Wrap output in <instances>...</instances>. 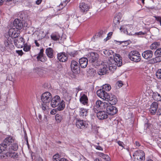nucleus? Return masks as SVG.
<instances>
[{
  "label": "nucleus",
  "instance_id": "de8ad7c7",
  "mask_svg": "<svg viewBox=\"0 0 161 161\" xmlns=\"http://www.w3.org/2000/svg\"><path fill=\"white\" fill-rule=\"evenodd\" d=\"M146 34V32H143L142 31H140L139 32H136L135 35L138 36L145 35Z\"/></svg>",
  "mask_w": 161,
  "mask_h": 161
},
{
  "label": "nucleus",
  "instance_id": "7ed1b4c3",
  "mask_svg": "<svg viewBox=\"0 0 161 161\" xmlns=\"http://www.w3.org/2000/svg\"><path fill=\"white\" fill-rule=\"evenodd\" d=\"M128 57L131 60L136 63L140 62L141 59L139 52L136 50L131 51L129 54Z\"/></svg>",
  "mask_w": 161,
  "mask_h": 161
},
{
  "label": "nucleus",
  "instance_id": "6e6552de",
  "mask_svg": "<svg viewBox=\"0 0 161 161\" xmlns=\"http://www.w3.org/2000/svg\"><path fill=\"white\" fill-rule=\"evenodd\" d=\"M87 56L88 57L90 62L93 63L97 61L99 57V55L96 53L91 52L88 53Z\"/></svg>",
  "mask_w": 161,
  "mask_h": 161
},
{
  "label": "nucleus",
  "instance_id": "5fc2aeb1",
  "mask_svg": "<svg viewBox=\"0 0 161 161\" xmlns=\"http://www.w3.org/2000/svg\"><path fill=\"white\" fill-rule=\"evenodd\" d=\"M126 26V25H121L120 27V30L121 31H127L126 29H125V27Z\"/></svg>",
  "mask_w": 161,
  "mask_h": 161
},
{
  "label": "nucleus",
  "instance_id": "6ab92c4d",
  "mask_svg": "<svg viewBox=\"0 0 161 161\" xmlns=\"http://www.w3.org/2000/svg\"><path fill=\"white\" fill-rule=\"evenodd\" d=\"M108 93L105 91L102 88L98 90L97 92V96L105 100L107 99L106 97L108 94Z\"/></svg>",
  "mask_w": 161,
  "mask_h": 161
},
{
  "label": "nucleus",
  "instance_id": "c9c22d12",
  "mask_svg": "<svg viewBox=\"0 0 161 161\" xmlns=\"http://www.w3.org/2000/svg\"><path fill=\"white\" fill-rule=\"evenodd\" d=\"M55 119L57 123H60L63 119V115L59 114H57L55 116Z\"/></svg>",
  "mask_w": 161,
  "mask_h": 161
},
{
  "label": "nucleus",
  "instance_id": "412c9836",
  "mask_svg": "<svg viewBox=\"0 0 161 161\" xmlns=\"http://www.w3.org/2000/svg\"><path fill=\"white\" fill-rule=\"evenodd\" d=\"M97 116L100 120H103L108 118V115L105 111H99L97 113Z\"/></svg>",
  "mask_w": 161,
  "mask_h": 161
},
{
  "label": "nucleus",
  "instance_id": "473e14b6",
  "mask_svg": "<svg viewBox=\"0 0 161 161\" xmlns=\"http://www.w3.org/2000/svg\"><path fill=\"white\" fill-rule=\"evenodd\" d=\"M161 61V57L159 56H157L155 58H153L150 60V62L151 64H155Z\"/></svg>",
  "mask_w": 161,
  "mask_h": 161
},
{
  "label": "nucleus",
  "instance_id": "680f3d73",
  "mask_svg": "<svg viewBox=\"0 0 161 161\" xmlns=\"http://www.w3.org/2000/svg\"><path fill=\"white\" fill-rule=\"evenodd\" d=\"M59 161H69L67 159L64 158H61Z\"/></svg>",
  "mask_w": 161,
  "mask_h": 161
},
{
  "label": "nucleus",
  "instance_id": "c85d7f7f",
  "mask_svg": "<svg viewBox=\"0 0 161 161\" xmlns=\"http://www.w3.org/2000/svg\"><path fill=\"white\" fill-rule=\"evenodd\" d=\"M6 155L7 157H9L13 158H17L18 157V154L17 153L10 150H8L6 153Z\"/></svg>",
  "mask_w": 161,
  "mask_h": 161
},
{
  "label": "nucleus",
  "instance_id": "c03bdc74",
  "mask_svg": "<svg viewBox=\"0 0 161 161\" xmlns=\"http://www.w3.org/2000/svg\"><path fill=\"white\" fill-rule=\"evenodd\" d=\"M155 54L156 56H159L161 55V48L157 49L155 52Z\"/></svg>",
  "mask_w": 161,
  "mask_h": 161
},
{
  "label": "nucleus",
  "instance_id": "e2e57ef3",
  "mask_svg": "<svg viewBox=\"0 0 161 161\" xmlns=\"http://www.w3.org/2000/svg\"><path fill=\"white\" fill-rule=\"evenodd\" d=\"M5 0H0V5H2Z\"/></svg>",
  "mask_w": 161,
  "mask_h": 161
},
{
  "label": "nucleus",
  "instance_id": "f257e3e1",
  "mask_svg": "<svg viewBox=\"0 0 161 161\" xmlns=\"http://www.w3.org/2000/svg\"><path fill=\"white\" fill-rule=\"evenodd\" d=\"M14 142V138L11 136H8L4 140L3 142L1 143V148L0 153L7 150V148L12 143Z\"/></svg>",
  "mask_w": 161,
  "mask_h": 161
},
{
  "label": "nucleus",
  "instance_id": "9b49d317",
  "mask_svg": "<svg viewBox=\"0 0 161 161\" xmlns=\"http://www.w3.org/2000/svg\"><path fill=\"white\" fill-rule=\"evenodd\" d=\"M107 104H108V103L105 102H103L101 100H98L96 101L94 107L99 110H103L105 108Z\"/></svg>",
  "mask_w": 161,
  "mask_h": 161
},
{
  "label": "nucleus",
  "instance_id": "a18cd8bd",
  "mask_svg": "<svg viewBox=\"0 0 161 161\" xmlns=\"http://www.w3.org/2000/svg\"><path fill=\"white\" fill-rule=\"evenodd\" d=\"M51 37L52 40L55 41H57L59 39V38L58 36L55 34H52L51 35Z\"/></svg>",
  "mask_w": 161,
  "mask_h": 161
},
{
  "label": "nucleus",
  "instance_id": "4be33fe9",
  "mask_svg": "<svg viewBox=\"0 0 161 161\" xmlns=\"http://www.w3.org/2000/svg\"><path fill=\"white\" fill-rule=\"evenodd\" d=\"M14 25L16 29L19 30L21 29L23 27L22 22L21 20L18 19H15L14 22Z\"/></svg>",
  "mask_w": 161,
  "mask_h": 161
},
{
  "label": "nucleus",
  "instance_id": "c756f323",
  "mask_svg": "<svg viewBox=\"0 0 161 161\" xmlns=\"http://www.w3.org/2000/svg\"><path fill=\"white\" fill-rule=\"evenodd\" d=\"M80 103L84 105H87L88 103V98L87 96L85 94H83L80 97Z\"/></svg>",
  "mask_w": 161,
  "mask_h": 161
},
{
  "label": "nucleus",
  "instance_id": "2f4dec72",
  "mask_svg": "<svg viewBox=\"0 0 161 161\" xmlns=\"http://www.w3.org/2000/svg\"><path fill=\"white\" fill-rule=\"evenodd\" d=\"M35 71L40 76H43L44 74L46 72V71L43 69L41 68H36L35 69Z\"/></svg>",
  "mask_w": 161,
  "mask_h": 161
},
{
  "label": "nucleus",
  "instance_id": "dca6fc26",
  "mask_svg": "<svg viewBox=\"0 0 161 161\" xmlns=\"http://www.w3.org/2000/svg\"><path fill=\"white\" fill-rule=\"evenodd\" d=\"M70 67L72 71L74 73L78 72L79 70L80 67L79 64L75 60H73L71 61Z\"/></svg>",
  "mask_w": 161,
  "mask_h": 161
},
{
  "label": "nucleus",
  "instance_id": "37998d69",
  "mask_svg": "<svg viewBox=\"0 0 161 161\" xmlns=\"http://www.w3.org/2000/svg\"><path fill=\"white\" fill-rule=\"evenodd\" d=\"M156 75L158 79H161V69H158L157 70Z\"/></svg>",
  "mask_w": 161,
  "mask_h": 161
},
{
  "label": "nucleus",
  "instance_id": "cd10ccee",
  "mask_svg": "<svg viewBox=\"0 0 161 161\" xmlns=\"http://www.w3.org/2000/svg\"><path fill=\"white\" fill-rule=\"evenodd\" d=\"M88 110L83 108L80 109L79 114L80 116L83 118H85L87 115Z\"/></svg>",
  "mask_w": 161,
  "mask_h": 161
},
{
  "label": "nucleus",
  "instance_id": "bf43d9fd",
  "mask_svg": "<svg viewBox=\"0 0 161 161\" xmlns=\"http://www.w3.org/2000/svg\"><path fill=\"white\" fill-rule=\"evenodd\" d=\"M42 1V0H37L36 2V4L37 5L40 4L41 3Z\"/></svg>",
  "mask_w": 161,
  "mask_h": 161
},
{
  "label": "nucleus",
  "instance_id": "864d4df0",
  "mask_svg": "<svg viewBox=\"0 0 161 161\" xmlns=\"http://www.w3.org/2000/svg\"><path fill=\"white\" fill-rule=\"evenodd\" d=\"M16 53H18L19 55L21 56H22L24 54V53L22 50H17L16 51Z\"/></svg>",
  "mask_w": 161,
  "mask_h": 161
},
{
  "label": "nucleus",
  "instance_id": "0e129e2a",
  "mask_svg": "<svg viewBox=\"0 0 161 161\" xmlns=\"http://www.w3.org/2000/svg\"><path fill=\"white\" fill-rule=\"evenodd\" d=\"M112 35V32H110L108 33V36L109 37Z\"/></svg>",
  "mask_w": 161,
  "mask_h": 161
},
{
  "label": "nucleus",
  "instance_id": "72a5a7b5",
  "mask_svg": "<svg viewBox=\"0 0 161 161\" xmlns=\"http://www.w3.org/2000/svg\"><path fill=\"white\" fill-rule=\"evenodd\" d=\"M65 103L63 100L60 102V103L57 107V109L58 110L61 111L63 110L65 107Z\"/></svg>",
  "mask_w": 161,
  "mask_h": 161
},
{
  "label": "nucleus",
  "instance_id": "3c124183",
  "mask_svg": "<svg viewBox=\"0 0 161 161\" xmlns=\"http://www.w3.org/2000/svg\"><path fill=\"white\" fill-rule=\"evenodd\" d=\"M69 54L71 56L75 57L77 54V51H73L70 52Z\"/></svg>",
  "mask_w": 161,
  "mask_h": 161
},
{
  "label": "nucleus",
  "instance_id": "a211bd4d",
  "mask_svg": "<svg viewBox=\"0 0 161 161\" xmlns=\"http://www.w3.org/2000/svg\"><path fill=\"white\" fill-rule=\"evenodd\" d=\"M122 17V15L121 13H119L115 16L114 18L113 21V25L115 27L118 25L120 23Z\"/></svg>",
  "mask_w": 161,
  "mask_h": 161
},
{
  "label": "nucleus",
  "instance_id": "774afa93",
  "mask_svg": "<svg viewBox=\"0 0 161 161\" xmlns=\"http://www.w3.org/2000/svg\"><path fill=\"white\" fill-rule=\"evenodd\" d=\"M36 161H43V160L41 158H39L38 159H37Z\"/></svg>",
  "mask_w": 161,
  "mask_h": 161
},
{
  "label": "nucleus",
  "instance_id": "5701e85b",
  "mask_svg": "<svg viewBox=\"0 0 161 161\" xmlns=\"http://www.w3.org/2000/svg\"><path fill=\"white\" fill-rule=\"evenodd\" d=\"M57 58L59 61L63 62H66L68 59L67 56L64 52L58 53Z\"/></svg>",
  "mask_w": 161,
  "mask_h": 161
},
{
  "label": "nucleus",
  "instance_id": "2eb2a0df",
  "mask_svg": "<svg viewBox=\"0 0 161 161\" xmlns=\"http://www.w3.org/2000/svg\"><path fill=\"white\" fill-rule=\"evenodd\" d=\"M76 125L78 128L83 129L86 128L88 124L83 120L77 119L76 122Z\"/></svg>",
  "mask_w": 161,
  "mask_h": 161
},
{
  "label": "nucleus",
  "instance_id": "ea45409f",
  "mask_svg": "<svg viewBox=\"0 0 161 161\" xmlns=\"http://www.w3.org/2000/svg\"><path fill=\"white\" fill-rule=\"evenodd\" d=\"M98 155L100 157H101L105 159H108L109 158L108 155L102 153H98Z\"/></svg>",
  "mask_w": 161,
  "mask_h": 161
},
{
  "label": "nucleus",
  "instance_id": "f704fd0d",
  "mask_svg": "<svg viewBox=\"0 0 161 161\" xmlns=\"http://www.w3.org/2000/svg\"><path fill=\"white\" fill-rule=\"evenodd\" d=\"M18 148V145L17 143H13L12 145L9 147L8 150L12 151V150L13 151H17Z\"/></svg>",
  "mask_w": 161,
  "mask_h": 161
},
{
  "label": "nucleus",
  "instance_id": "39448f33",
  "mask_svg": "<svg viewBox=\"0 0 161 161\" xmlns=\"http://www.w3.org/2000/svg\"><path fill=\"white\" fill-rule=\"evenodd\" d=\"M52 98V95L49 92H46L42 95L41 100L43 103H49Z\"/></svg>",
  "mask_w": 161,
  "mask_h": 161
},
{
  "label": "nucleus",
  "instance_id": "58836bf2",
  "mask_svg": "<svg viewBox=\"0 0 161 161\" xmlns=\"http://www.w3.org/2000/svg\"><path fill=\"white\" fill-rule=\"evenodd\" d=\"M102 89L105 91H109L111 89V86L109 84H105L103 86Z\"/></svg>",
  "mask_w": 161,
  "mask_h": 161
},
{
  "label": "nucleus",
  "instance_id": "393cba45",
  "mask_svg": "<svg viewBox=\"0 0 161 161\" xmlns=\"http://www.w3.org/2000/svg\"><path fill=\"white\" fill-rule=\"evenodd\" d=\"M158 108V104L156 102H153L151 105L150 111L152 115H154Z\"/></svg>",
  "mask_w": 161,
  "mask_h": 161
},
{
  "label": "nucleus",
  "instance_id": "8fccbe9b",
  "mask_svg": "<svg viewBox=\"0 0 161 161\" xmlns=\"http://www.w3.org/2000/svg\"><path fill=\"white\" fill-rule=\"evenodd\" d=\"M117 143L119 146L122 147V148H124V144L123 142L119 141H117Z\"/></svg>",
  "mask_w": 161,
  "mask_h": 161
},
{
  "label": "nucleus",
  "instance_id": "a878e982",
  "mask_svg": "<svg viewBox=\"0 0 161 161\" xmlns=\"http://www.w3.org/2000/svg\"><path fill=\"white\" fill-rule=\"evenodd\" d=\"M88 60L86 58H82L80 59L79 63L82 68H85L88 64Z\"/></svg>",
  "mask_w": 161,
  "mask_h": 161
},
{
  "label": "nucleus",
  "instance_id": "69168bd1",
  "mask_svg": "<svg viewBox=\"0 0 161 161\" xmlns=\"http://www.w3.org/2000/svg\"><path fill=\"white\" fill-rule=\"evenodd\" d=\"M99 33L100 35H102L103 33V31H101L99 32Z\"/></svg>",
  "mask_w": 161,
  "mask_h": 161
},
{
  "label": "nucleus",
  "instance_id": "603ef678",
  "mask_svg": "<svg viewBox=\"0 0 161 161\" xmlns=\"http://www.w3.org/2000/svg\"><path fill=\"white\" fill-rule=\"evenodd\" d=\"M94 147H95L96 149L97 150L101 151H103V148L100 146L95 145L94 146Z\"/></svg>",
  "mask_w": 161,
  "mask_h": 161
},
{
  "label": "nucleus",
  "instance_id": "f03ea898",
  "mask_svg": "<svg viewBox=\"0 0 161 161\" xmlns=\"http://www.w3.org/2000/svg\"><path fill=\"white\" fill-rule=\"evenodd\" d=\"M114 59L113 60L114 63L112 64H110L109 65V70H112V68L115 69L116 65L120 67L122 65V59L120 55L118 54L115 53L114 55Z\"/></svg>",
  "mask_w": 161,
  "mask_h": 161
},
{
  "label": "nucleus",
  "instance_id": "338daca9",
  "mask_svg": "<svg viewBox=\"0 0 161 161\" xmlns=\"http://www.w3.org/2000/svg\"><path fill=\"white\" fill-rule=\"evenodd\" d=\"M94 161H102L100 159L98 158H96L94 160Z\"/></svg>",
  "mask_w": 161,
  "mask_h": 161
},
{
  "label": "nucleus",
  "instance_id": "f8f14e48",
  "mask_svg": "<svg viewBox=\"0 0 161 161\" xmlns=\"http://www.w3.org/2000/svg\"><path fill=\"white\" fill-rule=\"evenodd\" d=\"M61 101L60 97L58 95H56L53 97L51 101V105L52 107L55 108L58 106Z\"/></svg>",
  "mask_w": 161,
  "mask_h": 161
},
{
  "label": "nucleus",
  "instance_id": "13d9d810",
  "mask_svg": "<svg viewBox=\"0 0 161 161\" xmlns=\"http://www.w3.org/2000/svg\"><path fill=\"white\" fill-rule=\"evenodd\" d=\"M135 144L137 147H140L141 146V144L140 142L138 141L135 142Z\"/></svg>",
  "mask_w": 161,
  "mask_h": 161
},
{
  "label": "nucleus",
  "instance_id": "49530a36",
  "mask_svg": "<svg viewBox=\"0 0 161 161\" xmlns=\"http://www.w3.org/2000/svg\"><path fill=\"white\" fill-rule=\"evenodd\" d=\"M123 85V82L121 81H117L116 84V87H117V86H118L119 88L122 87Z\"/></svg>",
  "mask_w": 161,
  "mask_h": 161
},
{
  "label": "nucleus",
  "instance_id": "9d476101",
  "mask_svg": "<svg viewBox=\"0 0 161 161\" xmlns=\"http://www.w3.org/2000/svg\"><path fill=\"white\" fill-rule=\"evenodd\" d=\"M14 44L18 48H22L25 43V39L22 37L17 38L14 40Z\"/></svg>",
  "mask_w": 161,
  "mask_h": 161
},
{
  "label": "nucleus",
  "instance_id": "e433bc0d",
  "mask_svg": "<svg viewBox=\"0 0 161 161\" xmlns=\"http://www.w3.org/2000/svg\"><path fill=\"white\" fill-rule=\"evenodd\" d=\"M23 47V50L25 52L30 51L31 48V45L25 43L24 44Z\"/></svg>",
  "mask_w": 161,
  "mask_h": 161
},
{
  "label": "nucleus",
  "instance_id": "4d7b16f0",
  "mask_svg": "<svg viewBox=\"0 0 161 161\" xmlns=\"http://www.w3.org/2000/svg\"><path fill=\"white\" fill-rule=\"evenodd\" d=\"M34 42H35V43L36 46H37V47H39L40 46V44L37 42V40H35Z\"/></svg>",
  "mask_w": 161,
  "mask_h": 161
},
{
  "label": "nucleus",
  "instance_id": "052dcab7",
  "mask_svg": "<svg viewBox=\"0 0 161 161\" xmlns=\"http://www.w3.org/2000/svg\"><path fill=\"white\" fill-rule=\"evenodd\" d=\"M38 118L39 120H41L42 119V116L40 114H39L38 115Z\"/></svg>",
  "mask_w": 161,
  "mask_h": 161
},
{
  "label": "nucleus",
  "instance_id": "1a4fd4ad",
  "mask_svg": "<svg viewBox=\"0 0 161 161\" xmlns=\"http://www.w3.org/2000/svg\"><path fill=\"white\" fill-rule=\"evenodd\" d=\"M9 37L13 38H16L19 36L20 33V31L15 28H12L9 29L8 31Z\"/></svg>",
  "mask_w": 161,
  "mask_h": 161
},
{
  "label": "nucleus",
  "instance_id": "20e7f679",
  "mask_svg": "<svg viewBox=\"0 0 161 161\" xmlns=\"http://www.w3.org/2000/svg\"><path fill=\"white\" fill-rule=\"evenodd\" d=\"M133 157L134 161H144L145 159V154L144 152L140 150L135 151Z\"/></svg>",
  "mask_w": 161,
  "mask_h": 161
},
{
  "label": "nucleus",
  "instance_id": "bb28decb",
  "mask_svg": "<svg viewBox=\"0 0 161 161\" xmlns=\"http://www.w3.org/2000/svg\"><path fill=\"white\" fill-rule=\"evenodd\" d=\"M45 53L47 56L49 58H53L54 56V51L51 47L46 49Z\"/></svg>",
  "mask_w": 161,
  "mask_h": 161
},
{
  "label": "nucleus",
  "instance_id": "4c0bfd02",
  "mask_svg": "<svg viewBox=\"0 0 161 161\" xmlns=\"http://www.w3.org/2000/svg\"><path fill=\"white\" fill-rule=\"evenodd\" d=\"M160 45V43L159 42H154L153 43L150 47V49L151 50H155Z\"/></svg>",
  "mask_w": 161,
  "mask_h": 161
},
{
  "label": "nucleus",
  "instance_id": "09e8293b",
  "mask_svg": "<svg viewBox=\"0 0 161 161\" xmlns=\"http://www.w3.org/2000/svg\"><path fill=\"white\" fill-rule=\"evenodd\" d=\"M154 17L155 18L156 20L159 23L160 25L161 26V17L154 16Z\"/></svg>",
  "mask_w": 161,
  "mask_h": 161
},
{
  "label": "nucleus",
  "instance_id": "a19ab883",
  "mask_svg": "<svg viewBox=\"0 0 161 161\" xmlns=\"http://www.w3.org/2000/svg\"><path fill=\"white\" fill-rule=\"evenodd\" d=\"M47 104H48L49 103H43L42 104V110L44 111H46L48 109L49 107Z\"/></svg>",
  "mask_w": 161,
  "mask_h": 161
},
{
  "label": "nucleus",
  "instance_id": "7c9ffc66",
  "mask_svg": "<svg viewBox=\"0 0 161 161\" xmlns=\"http://www.w3.org/2000/svg\"><path fill=\"white\" fill-rule=\"evenodd\" d=\"M152 97L155 101H161V96L157 92H153L152 94Z\"/></svg>",
  "mask_w": 161,
  "mask_h": 161
},
{
  "label": "nucleus",
  "instance_id": "79ce46f5",
  "mask_svg": "<svg viewBox=\"0 0 161 161\" xmlns=\"http://www.w3.org/2000/svg\"><path fill=\"white\" fill-rule=\"evenodd\" d=\"M59 155L57 153L55 154L53 157V161H59Z\"/></svg>",
  "mask_w": 161,
  "mask_h": 161
},
{
  "label": "nucleus",
  "instance_id": "f3484780",
  "mask_svg": "<svg viewBox=\"0 0 161 161\" xmlns=\"http://www.w3.org/2000/svg\"><path fill=\"white\" fill-rule=\"evenodd\" d=\"M109 69V67H107L106 64H105L104 63L103 64H102L100 66V69L98 74L100 75H103L106 74L108 69Z\"/></svg>",
  "mask_w": 161,
  "mask_h": 161
},
{
  "label": "nucleus",
  "instance_id": "6e6d98bb",
  "mask_svg": "<svg viewBox=\"0 0 161 161\" xmlns=\"http://www.w3.org/2000/svg\"><path fill=\"white\" fill-rule=\"evenodd\" d=\"M56 111L55 109H53L50 111V114L52 115L55 114L56 113Z\"/></svg>",
  "mask_w": 161,
  "mask_h": 161
},
{
  "label": "nucleus",
  "instance_id": "b1692460",
  "mask_svg": "<svg viewBox=\"0 0 161 161\" xmlns=\"http://www.w3.org/2000/svg\"><path fill=\"white\" fill-rule=\"evenodd\" d=\"M153 55L152 51L150 50H147L144 51L142 54V57L145 59H147L151 58Z\"/></svg>",
  "mask_w": 161,
  "mask_h": 161
},
{
  "label": "nucleus",
  "instance_id": "4468645a",
  "mask_svg": "<svg viewBox=\"0 0 161 161\" xmlns=\"http://www.w3.org/2000/svg\"><path fill=\"white\" fill-rule=\"evenodd\" d=\"M13 39L8 37V38H6L4 41V44L7 49H10L13 48L14 46L13 45Z\"/></svg>",
  "mask_w": 161,
  "mask_h": 161
},
{
  "label": "nucleus",
  "instance_id": "aec40b11",
  "mask_svg": "<svg viewBox=\"0 0 161 161\" xmlns=\"http://www.w3.org/2000/svg\"><path fill=\"white\" fill-rule=\"evenodd\" d=\"M44 49L42 48L40 50L39 53L36 57L38 61H40L42 62L46 61L47 58L46 57L44 56Z\"/></svg>",
  "mask_w": 161,
  "mask_h": 161
},
{
  "label": "nucleus",
  "instance_id": "0eeeda50",
  "mask_svg": "<svg viewBox=\"0 0 161 161\" xmlns=\"http://www.w3.org/2000/svg\"><path fill=\"white\" fill-rule=\"evenodd\" d=\"M106 98L107 99H105V100L108 101L111 105H115L118 102L116 97L111 94H108Z\"/></svg>",
  "mask_w": 161,
  "mask_h": 161
},
{
  "label": "nucleus",
  "instance_id": "423d86ee",
  "mask_svg": "<svg viewBox=\"0 0 161 161\" xmlns=\"http://www.w3.org/2000/svg\"><path fill=\"white\" fill-rule=\"evenodd\" d=\"M112 105L108 104L106 107V113L108 114L112 115L115 114L118 112L117 108Z\"/></svg>",
  "mask_w": 161,
  "mask_h": 161
},
{
  "label": "nucleus",
  "instance_id": "ddd939ff",
  "mask_svg": "<svg viewBox=\"0 0 161 161\" xmlns=\"http://www.w3.org/2000/svg\"><path fill=\"white\" fill-rule=\"evenodd\" d=\"M90 8V7L89 5L85 3L82 2L80 4L79 8L80 11L82 13H86L89 10Z\"/></svg>",
  "mask_w": 161,
  "mask_h": 161
}]
</instances>
